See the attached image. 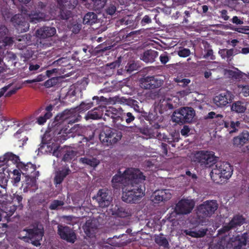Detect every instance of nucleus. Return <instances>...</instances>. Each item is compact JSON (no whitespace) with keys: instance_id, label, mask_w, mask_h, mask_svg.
Listing matches in <instances>:
<instances>
[{"instance_id":"obj_54","label":"nucleus","mask_w":249,"mask_h":249,"mask_svg":"<svg viewBox=\"0 0 249 249\" xmlns=\"http://www.w3.org/2000/svg\"><path fill=\"white\" fill-rule=\"evenodd\" d=\"M190 53V50L187 48H182L180 49L178 52V55L180 57H186L189 56Z\"/></svg>"},{"instance_id":"obj_55","label":"nucleus","mask_w":249,"mask_h":249,"mask_svg":"<svg viewBox=\"0 0 249 249\" xmlns=\"http://www.w3.org/2000/svg\"><path fill=\"white\" fill-rule=\"evenodd\" d=\"M24 131V129L23 128H20L19 129L17 132L16 133H15L14 135V137H15V138L17 139H18V141H22L23 142H26V141L28 140V138H26L25 136L24 137V138H22V139H21V133L22 132H23Z\"/></svg>"},{"instance_id":"obj_25","label":"nucleus","mask_w":249,"mask_h":249,"mask_svg":"<svg viewBox=\"0 0 249 249\" xmlns=\"http://www.w3.org/2000/svg\"><path fill=\"white\" fill-rule=\"evenodd\" d=\"M158 56L157 51L150 49L145 51L141 58L146 63H152Z\"/></svg>"},{"instance_id":"obj_28","label":"nucleus","mask_w":249,"mask_h":249,"mask_svg":"<svg viewBox=\"0 0 249 249\" xmlns=\"http://www.w3.org/2000/svg\"><path fill=\"white\" fill-rule=\"evenodd\" d=\"M97 21V16L94 12H88L84 17L83 23L88 25H92Z\"/></svg>"},{"instance_id":"obj_20","label":"nucleus","mask_w":249,"mask_h":249,"mask_svg":"<svg viewBox=\"0 0 249 249\" xmlns=\"http://www.w3.org/2000/svg\"><path fill=\"white\" fill-rule=\"evenodd\" d=\"M36 34V36L40 38H50L56 34V29L53 27L43 26L37 29Z\"/></svg>"},{"instance_id":"obj_59","label":"nucleus","mask_w":249,"mask_h":249,"mask_svg":"<svg viewBox=\"0 0 249 249\" xmlns=\"http://www.w3.org/2000/svg\"><path fill=\"white\" fill-rule=\"evenodd\" d=\"M9 30L7 27L4 25L0 26V39L8 35Z\"/></svg>"},{"instance_id":"obj_4","label":"nucleus","mask_w":249,"mask_h":249,"mask_svg":"<svg viewBox=\"0 0 249 249\" xmlns=\"http://www.w3.org/2000/svg\"><path fill=\"white\" fill-rule=\"evenodd\" d=\"M218 208L216 200H207L199 205L197 208V216L198 223L203 225L206 222V218L213 214Z\"/></svg>"},{"instance_id":"obj_16","label":"nucleus","mask_w":249,"mask_h":249,"mask_svg":"<svg viewBox=\"0 0 249 249\" xmlns=\"http://www.w3.org/2000/svg\"><path fill=\"white\" fill-rule=\"evenodd\" d=\"M248 239V234L244 233L238 234L235 237L231 238L230 240L232 249H244L247 245Z\"/></svg>"},{"instance_id":"obj_29","label":"nucleus","mask_w":249,"mask_h":249,"mask_svg":"<svg viewBox=\"0 0 249 249\" xmlns=\"http://www.w3.org/2000/svg\"><path fill=\"white\" fill-rule=\"evenodd\" d=\"M155 242L159 246L163 247L164 249L169 248V242L162 233H160L155 236Z\"/></svg>"},{"instance_id":"obj_11","label":"nucleus","mask_w":249,"mask_h":249,"mask_svg":"<svg viewBox=\"0 0 249 249\" xmlns=\"http://www.w3.org/2000/svg\"><path fill=\"white\" fill-rule=\"evenodd\" d=\"M92 198L96 200L99 206L101 208L108 207L112 201L109 191L106 188L100 189Z\"/></svg>"},{"instance_id":"obj_27","label":"nucleus","mask_w":249,"mask_h":249,"mask_svg":"<svg viewBox=\"0 0 249 249\" xmlns=\"http://www.w3.org/2000/svg\"><path fill=\"white\" fill-rule=\"evenodd\" d=\"M11 86V84H9L0 89V98L3 96L4 94L5 97H9L12 95L15 94L17 91L20 88V87H15L7 91Z\"/></svg>"},{"instance_id":"obj_52","label":"nucleus","mask_w":249,"mask_h":249,"mask_svg":"<svg viewBox=\"0 0 249 249\" xmlns=\"http://www.w3.org/2000/svg\"><path fill=\"white\" fill-rule=\"evenodd\" d=\"M238 88L240 94L245 97L249 96V85H239Z\"/></svg>"},{"instance_id":"obj_10","label":"nucleus","mask_w":249,"mask_h":249,"mask_svg":"<svg viewBox=\"0 0 249 249\" xmlns=\"http://www.w3.org/2000/svg\"><path fill=\"white\" fill-rule=\"evenodd\" d=\"M57 234L61 239L71 244H73L77 239V236L74 231L67 226L58 225Z\"/></svg>"},{"instance_id":"obj_48","label":"nucleus","mask_w":249,"mask_h":249,"mask_svg":"<svg viewBox=\"0 0 249 249\" xmlns=\"http://www.w3.org/2000/svg\"><path fill=\"white\" fill-rule=\"evenodd\" d=\"M53 108V107L51 105H49V106H47L45 109H44L43 108H39L38 110L36 111L35 113V115H38L39 112H43L44 113H48L49 115V117H51L52 116V113H51V111H52Z\"/></svg>"},{"instance_id":"obj_51","label":"nucleus","mask_w":249,"mask_h":249,"mask_svg":"<svg viewBox=\"0 0 249 249\" xmlns=\"http://www.w3.org/2000/svg\"><path fill=\"white\" fill-rule=\"evenodd\" d=\"M75 156V153L73 150L67 151L66 153L64 154L63 160L64 161H70L73 158H74Z\"/></svg>"},{"instance_id":"obj_24","label":"nucleus","mask_w":249,"mask_h":249,"mask_svg":"<svg viewBox=\"0 0 249 249\" xmlns=\"http://www.w3.org/2000/svg\"><path fill=\"white\" fill-rule=\"evenodd\" d=\"M249 140V132L243 130L238 136L233 138V144L237 146H243L247 143Z\"/></svg>"},{"instance_id":"obj_41","label":"nucleus","mask_w":249,"mask_h":249,"mask_svg":"<svg viewBox=\"0 0 249 249\" xmlns=\"http://www.w3.org/2000/svg\"><path fill=\"white\" fill-rule=\"evenodd\" d=\"M121 110L122 109L121 108L117 109L114 107H110L108 110H107L105 115L110 117L113 120L117 115H119V113Z\"/></svg>"},{"instance_id":"obj_31","label":"nucleus","mask_w":249,"mask_h":249,"mask_svg":"<svg viewBox=\"0 0 249 249\" xmlns=\"http://www.w3.org/2000/svg\"><path fill=\"white\" fill-rule=\"evenodd\" d=\"M223 124L226 128L228 129L230 133L235 132L237 130L238 128L240 127V122L238 121L234 122V121H231L227 122L224 121Z\"/></svg>"},{"instance_id":"obj_44","label":"nucleus","mask_w":249,"mask_h":249,"mask_svg":"<svg viewBox=\"0 0 249 249\" xmlns=\"http://www.w3.org/2000/svg\"><path fill=\"white\" fill-rule=\"evenodd\" d=\"M41 113V114L37 118L36 121V123L39 125L44 124L47 120L51 118L48 113H44L43 112Z\"/></svg>"},{"instance_id":"obj_14","label":"nucleus","mask_w":249,"mask_h":249,"mask_svg":"<svg viewBox=\"0 0 249 249\" xmlns=\"http://www.w3.org/2000/svg\"><path fill=\"white\" fill-rule=\"evenodd\" d=\"M233 98V95L231 92L226 90L213 98L214 103L218 107H223L231 103Z\"/></svg>"},{"instance_id":"obj_61","label":"nucleus","mask_w":249,"mask_h":249,"mask_svg":"<svg viewBox=\"0 0 249 249\" xmlns=\"http://www.w3.org/2000/svg\"><path fill=\"white\" fill-rule=\"evenodd\" d=\"M137 68V64L134 62L128 63L125 67V69L127 71L130 73L135 70H136Z\"/></svg>"},{"instance_id":"obj_34","label":"nucleus","mask_w":249,"mask_h":249,"mask_svg":"<svg viewBox=\"0 0 249 249\" xmlns=\"http://www.w3.org/2000/svg\"><path fill=\"white\" fill-rule=\"evenodd\" d=\"M0 41V48L2 49L6 47L11 46L14 43V37L7 36L2 37Z\"/></svg>"},{"instance_id":"obj_53","label":"nucleus","mask_w":249,"mask_h":249,"mask_svg":"<svg viewBox=\"0 0 249 249\" xmlns=\"http://www.w3.org/2000/svg\"><path fill=\"white\" fill-rule=\"evenodd\" d=\"M234 228V226L231 224V221H230V222L228 224L223 226L221 229L219 230L218 233H225L226 232H228L229 231Z\"/></svg>"},{"instance_id":"obj_62","label":"nucleus","mask_w":249,"mask_h":249,"mask_svg":"<svg viewBox=\"0 0 249 249\" xmlns=\"http://www.w3.org/2000/svg\"><path fill=\"white\" fill-rule=\"evenodd\" d=\"M152 22V19L149 15H145L141 19L140 22L142 26H145L146 24L151 23Z\"/></svg>"},{"instance_id":"obj_64","label":"nucleus","mask_w":249,"mask_h":249,"mask_svg":"<svg viewBox=\"0 0 249 249\" xmlns=\"http://www.w3.org/2000/svg\"><path fill=\"white\" fill-rule=\"evenodd\" d=\"M208 231L207 229H203L201 228L198 230L197 231H196V238L203 237L206 234Z\"/></svg>"},{"instance_id":"obj_43","label":"nucleus","mask_w":249,"mask_h":249,"mask_svg":"<svg viewBox=\"0 0 249 249\" xmlns=\"http://www.w3.org/2000/svg\"><path fill=\"white\" fill-rule=\"evenodd\" d=\"M123 118L127 124H130L135 119L134 115L129 112L123 113Z\"/></svg>"},{"instance_id":"obj_58","label":"nucleus","mask_w":249,"mask_h":249,"mask_svg":"<svg viewBox=\"0 0 249 249\" xmlns=\"http://www.w3.org/2000/svg\"><path fill=\"white\" fill-rule=\"evenodd\" d=\"M13 201L16 202H17L18 205L19 207H23V205L22 203V201L23 199V197L21 195L18 194L16 193L14 195Z\"/></svg>"},{"instance_id":"obj_56","label":"nucleus","mask_w":249,"mask_h":249,"mask_svg":"<svg viewBox=\"0 0 249 249\" xmlns=\"http://www.w3.org/2000/svg\"><path fill=\"white\" fill-rule=\"evenodd\" d=\"M205 53L203 55V58L207 59L210 57L212 60L215 59V56L213 55V50L212 49H207L205 51Z\"/></svg>"},{"instance_id":"obj_45","label":"nucleus","mask_w":249,"mask_h":249,"mask_svg":"<svg viewBox=\"0 0 249 249\" xmlns=\"http://www.w3.org/2000/svg\"><path fill=\"white\" fill-rule=\"evenodd\" d=\"M169 99L168 100H163L162 101H161L160 107L161 110L162 109V107H163L164 110H167L168 109H172L174 108V106L172 104L170 103Z\"/></svg>"},{"instance_id":"obj_47","label":"nucleus","mask_w":249,"mask_h":249,"mask_svg":"<svg viewBox=\"0 0 249 249\" xmlns=\"http://www.w3.org/2000/svg\"><path fill=\"white\" fill-rule=\"evenodd\" d=\"M123 113L124 112L121 110L119 113V115H117L112 121L113 123L116 124L118 127L119 125L124 126L123 124H122L124 122V119L123 118Z\"/></svg>"},{"instance_id":"obj_6","label":"nucleus","mask_w":249,"mask_h":249,"mask_svg":"<svg viewBox=\"0 0 249 249\" xmlns=\"http://www.w3.org/2000/svg\"><path fill=\"white\" fill-rule=\"evenodd\" d=\"M196 115L195 110L191 107H183L174 111L173 121L178 124L192 123Z\"/></svg>"},{"instance_id":"obj_19","label":"nucleus","mask_w":249,"mask_h":249,"mask_svg":"<svg viewBox=\"0 0 249 249\" xmlns=\"http://www.w3.org/2000/svg\"><path fill=\"white\" fill-rule=\"evenodd\" d=\"M82 96V91L78 87L71 86L65 96V99L70 103H73L79 97Z\"/></svg>"},{"instance_id":"obj_42","label":"nucleus","mask_w":249,"mask_h":249,"mask_svg":"<svg viewBox=\"0 0 249 249\" xmlns=\"http://www.w3.org/2000/svg\"><path fill=\"white\" fill-rule=\"evenodd\" d=\"M60 18L63 20H67L72 16V13L70 10L65 9L64 8L60 10L59 15Z\"/></svg>"},{"instance_id":"obj_32","label":"nucleus","mask_w":249,"mask_h":249,"mask_svg":"<svg viewBox=\"0 0 249 249\" xmlns=\"http://www.w3.org/2000/svg\"><path fill=\"white\" fill-rule=\"evenodd\" d=\"M236 71L231 70H227V73L230 78L234 80H240L243 76V73L236 68Z\"/></svg>"},{"instance_id":"obj_22","label":"nucleus","mask_w":249,"mask_h":249,"mask_svg":"<svg viewBox=\"0 0 249 249\" xmlns=\"http://www.w3.org/2000/svg\"><path fill=\"white\" fill-rule=\"evenodd\" d=\"M112 214L118 217L124 218L131 215V211L126 207L116 205L112 208Z\"/></svg>"},{"instance_id":"obj_39","label":"nucleus","mask_w":249,"mask_h":249,"mask_svg":"<svg viewBox=\"0 0 249 249\" xmlns=\"http://www.w3.org/2000/svg\"><path fill=\"white\" fill-rule=\"evenodd\" d=\"M205 119H219L220 122L217 123L218 124H223L224 120H223V116L221 114H216V113L213 111H211L208 113Z\"/></svg>"},{"instance_id":"obj_37","label":"nucleus","mask_w":249,"mask_h":249,"mask_svg":"<svg viewBox=\"0 0 249 249\" xmlns=\"http://www.w3.org/2000/svg\"><path fill=\"white\" fill-rule=\"evenodd\" d=\"M5 156L6 157V160H7V165H9V162L15 164H17V166L18 167V163L20 161L19 157L14 154L11 152H7L5 154Z\"/></svg>"},{"instance_id":"obj_60","label":"nucleus","mask_w":249,"mask_h":249,"mask_svg":"<svg viewBox=\"0 0 249 249\" xmlns=\"http://www.w3.org/2000/svg\"><path fill=\"white\" fill-rule=\"evenodd\" d=\"M116 11V7L114 4H110L106 9L107 15H113Z\"/></svg>"},{"instance_id":"obj_40","label":"nucleus","mask_w":249,"mask_h":249,"mask_svg":"<svg viewBox=\"0 0 249 249\" xmlns=\"http://www.w3.org/2000/svg\"><path fill=\"white\" fill-rule=\"evenodd\" d=\"M178 86L184 88L187 86L191 82L190 80L187 78H184L181 76H178L174 79Z\"/></svg>"},{"instance_id":"obj_13","label":"nucleus","mask_w":249,"mask_h":249,"mask_svg":"<svg viewBox=\"0 0 249 249\" xmlns=\"http://www.w3.org/2000/svg\"><path fill=\"white\" fill-rule=\"evenodd\" d=\"M194 205V202L192 200L182 199L177 204L175 211L179 214H188L192 212Z\"/></svg>"},{"instance_id":"obj_46","label":"nucleus","mask_w":249,"mask_h":249,"mask_svg":"<svg viewBox=\"0 0 249 249\" xmlns=\"http://www.w3.org/2000/svg\"><path fill=\"white\" fill-rule=\"evenodd\" d=\"M64 205V202L62 200H53L50 204L49 209L51 210H55L58 209L59 207L62 206Z\"/></svg>"},{"instance_id":"obj_26","label":"nucleus","mask_w":249,"mask_h":249,"mask_svg":"<svg viewBox=\"0 0 249 249\" xmlns=\"http://www.w3.org/2000/svg\"><path fill=\"white\" fill-rule=\"evenodd\" d=\"M218 53L223 59L227 58V61H230L232 59L231 57L237 54V53L233 49H223L219 50Z\"/></svg>"},{"instance_id":"obj_7","label":"nucleus","mask_w":249,"mask_h":249,"mask_svg":"<svg viewBox=\"0 0 249 249\" xmlns=\"http://www.w3.org/2000/svg\"><path fill=\"white\" fill-rule=\"evenodd\" d=\"M36 9V11L32 12L29 14L28 20L30 22L37 23L48 19V15L50 12L47 3L39 1Z\"/></svg>"},{"instance_id":"obj_18","label":"nucleus","mask_w":249,"mask_h":249,"mask_svg":"<svg viewBox=\"0 0 249 249\" xmlns=\"http://www.w3.org/2000/svg\"><path fill=\"white\" fill-rule=\"evenodd\" d=\"M83 228L87 236L89 237L95 236V234L98 229L97 220L95 219H89L87 220Z\"/></svg>"},{"instance_id":"obj_1","label":"nucleus","mask_w":249,"mask_h":249,"mask_svg":"<svg viewBox=\"0 0 249 249\" xmlns=\"http://www.w3.org/2000/svg\"><path fill=\"white\" fill-rule=\"evenodd\" d=\"M193 160L206 167H210L215 163V167L210 173V176L211 178L216 183H219L221 181V178L229 179L232 174L233 168L231 164L226 161L215 162V157L213 152L198 151L195 154Z\"/></svg>"},{"instance_id":"obj_15","label":"nucleus","mask_w":249,"mask_h":249,"mask_svg":"<svg viewBox=\"0 0 249 249\" xmlns=\"http://www.w3.org/2000/svg\"><path fill=\"white\" fill-rule=\"evenodd\" d=\"M14 26L20 32H25L29 28L28 22L21 14H16L11 19Z\"/></svg>"},{"instance_id":"obj_9","label":"nucleus","mask_w":249,"mask_h":249,"mask_svg":"<svg viewBox=\"0 0 249 249\" xmlns=\"http://www.w3.org/2000/svg\"><path fill=\"white\" fill-rule=\"evenodd\" d=\"M75 122L76 119L71 116L70 110H66L55 116L52 125L56 129L62 130L63 129V125L66 126L67 124H72Z\"/></svg>"},{"instance_id":"obj_49","label":"nucleus","mask_w":249,"mask_h":249,"mask_svg":"<svg viewBox=\"0 0 249 249\" xmlns=\"http://www.w3.org/2000/svg\"><path fill=\"white\" fill-rule=\"evenodd\" d=\"M153 137L158 139L160 141L165 142L166 141V139L167 137V135H166L164 132H161V131L157 130V131L153 132Z\"/></svg>"},{"instance_id":"obj_33","label":"nucleus","mask_w":249,"mask_h":249,"mask_svg":"<svg viewBox=\"0 0 249 249\" xmlns=\"http://www.w3.org/2000/svg\"><path fill=\"white\" fill-rule=\"evenodd\" d=\"M231 109L232 111L237 113H243L246 109L244 103L241 101H237L232 104Z\"/></svg>"},{"instance_id":"obj_38","label":"nucleus","mask_w":249,"mask_h":249,"mask_svg":"<svg viewBox=\"0 0 249 249\" xmlns=\"http://www.w3.org/2000/svg\"><path fill=\"white\" fill-rule=\"evenodd\" d=\"M93 105L92 102H82L80 105L76 108V111L79 112H82L87 111Z\"/></svg>"},{"instance_id":"obj_57","label":"nucleus","mask_w":249,"mask_h":249,"mask_svg":"<svg viewBox=\"0 0 249 249\" xmlns=\"http://www.w3.org/2000/svg\"><path fill=\"white\" fill-rule=\"evenodd\" d=\"M86 117L87 119H98L100 118L101 115L96 111L91 110L88 112Z\"/></svg>"},{"instance_id":"obj_3","label":"nucleus","mask_w":249,"mask_h":249,"mask_svg":"<svg viewBox=\"0 0 249 249\" xmlns=\"http://www.w3.org/2000/svg\"><path fill=\"white\" fill-rule=\"evenodd\" d=\"M44 229L40 228L37 226L33 228H25L21 231L19 234L18 238L24 241L31 243L35 246L38 247L40 241L44 235Z\"/></svg>"},{"instance_id":"obj_8","label":"nucleus","mask_w":249,"mask_h":249,"mask_svg":"<svg viewBox=\"0 0 249 249\" xmlns=\"http://www.w3.org/2000/svg\"><path fill=\"white\" fill-rule=\"evenodd\" d=\"M122 133L110 127H106L100 134V140L105 144L109 146L116 143L121 140Z\"/></svg>"},{"instance_id":"obj_23","label":"nucleus","mask_w":249,"mask_h":249,"mask_svg":"<svg viewBox=\"0 0 249 249\" xmlns=\"http://www.w3.org/2000/svg\"><path fill=\"white\" fill-rule=\"evenodd\" d=\"M71 172L68 166L63 167L61 170L57 171L54 178V183L56 185L60 184L66 176Z\"/></svg>"},{"instance_id":"obj_21","label":"nucleus","mask_w":249,"mask_h":249,"mask_svg":"<svg viewBox=\"0 0 249 249\" xmlns=\"http://www.w3.org/2000/svg\"><path fill=\"white\" fill-rule=\"evenodd\" d=\"M18 168L26 177H29L30 175L35 171L36 166L31 162L25 163L19 162L18 163Z\"/></svg>"},{"instance_id":"obj_2","label":"nucleus","mask_w":249,"mask_h":249,"mask_svg":"<svg viewBox=\"0 0 249 249\" xmlns=\"http://www.w3.org/2000/svg\"><path fill=\"white\" fill-rule=\"evenodd\" d=\"M145 177L143 174L132 179L127 186L123 188L122 200L130 204L139 203L145 195Z\"/></svg>"},{"instance_id":"obj_30","label":"nucleus","mask_w":249,"mask_h":249,"mask_svg":"<svg viewBox=\"0 0 249 249\" xmlns=\"http://www.w3.org/2000/svg\"><path fill=\"white\" fill-rule=\"evenodd\" d=\"M80 161L83 164H87L93 168L96 167L100 163V161L95 158H81Z\"/></svg>"},{"instance_id":"obj_50","label":"nucleus","mask_w":249,"mask_h":249,"mask_svg":"<svg viewBox=\"0 0 249 249\" xmlns=\"http://www.w3.org/2000/svg\"><path fill=\"white\" fill-rule=\"evenodd\" d=\"M58 82V79L56 77H53L47 80L44 85L46 88H49L56 85Z\"/></svg>"},{"instance_id":"obj_17","label":"nucleus","mask_w":249,"mask_h":249,"mask_svg":"<svg viewBox=\"0 0 249 249\" xmlns=\"http://www.w3.org/2000/svg\"><path fill=\"white\" fill-rule=\"evenodd\" d=\"M172 197L169 190H158L155 191L151 197L152 200L154 203H159L160 202L167 201Z\"/></svg>"},{"instance_id":"obj_5","label":"nucleus","mask_w":249,"mask_h":249,"mask_svg":"<svg viewBox=\"0 0 249 249\" xmlns=\"http://www.w3.org/2000/svg\"><path fill=\"white\" fill-rule=\"evenodd\" d=\"M143 173L139 169L128 168L126 169L124 173L119 171L112 179L113 183H120L124 186V187L129 183L132 179L142 175Z\"/></svg>"},{"instance_id":"obj_35","label":"nucleus","mask_w":249,"mask_h":249,"mask_svg":"<svg viewBox=\"0 0 249 249\" xmlns=\"http://www.w3.org/2000/svg\"><path fill=\"white\" fill-rule=\"evenodd\" d=\"M245 220V219L242 215L236 214L233 217L230 221L231 224H232L235 228L237 226H240L243 224Z\"/></svg>"},{"instance_id":"obj_36","label":"nucleus","mask_w":249,"mask_h":249,"mask_svg":"<svg viewBox=\"0 0 249 249\" xmlns=\"http://www.w3.org/2000/svg\"><path fill=\"white\" fill-rule=\"evenodd\" d=\"M106 4L105 0H91L88 7H92L95 10H99L103 8Z\"/></svg>"},{"instance_id":"obj_63","label":"nucleus","mask_w":249,"mask_h":249,"mask_svg":"<svg viewBox=\"0 0 249 249\" xmlns=\"http://www.w3.org/2000/svg\"><path fill=\"white\" fill-rule=\"evenodd\" d=\"M179 139L177 138H174L172 135H169L168 136H167L166 141L165 142H168L169 144H172L173 146H175L173 142H178Z\"/></svg>"},{"instance_id":"obj_12","label":"nucleus","mask_w":249,"mask_h":249,"mask_svg":"<svg viewBox=\"0 0 249 249\" xmlns=\"http://www.w3.org/2000/svg\"><path fill=\"white\" fill-rule=\"evenodd\" d=\"M162 83V80L154 76L143 77L140 80L141 88L145 89L158 88L161 86Z\"/></svg>"}]
</instances>
